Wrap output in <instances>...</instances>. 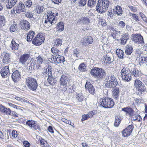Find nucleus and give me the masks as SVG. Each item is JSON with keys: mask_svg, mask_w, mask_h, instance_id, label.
I'll return each mask as SVG.
<instances>
[{"mask_svg": "<svg viewBox=\"0 0 147 147\" xmlns=\"http://www.w3.org/2000/svg\"><path fill=\"white\" fill-rule=\"evenodd\" d=\"M109 0H98L96 7V10L100 13L105 12L109 6Z\"/></svg>", "mask_w": 147, "mask_h": 147, "instance_id": "nucleus-1", "label": "nucleus"}, {"mask_svg": "<svg viewBox=\"0 0 147 147\" xmlns=\"http://www.w3.org/2000/svg\"><path fill=\"white\" fill-rule=\"evenodd\" d=\"M90 74L92 76L97 79L102 78L106 75V73L103 69L96 67L91 69Z\"/></svg>", "mask_w": 147, "mask_h": 147, "instance_id": "nucleus-2", "label": "nucleus"}, {"mask_svg": "<svg viewBox=\"0 0 147 147\" xmlns=\"http://www.w3.org/2000/svg\"><path fill=\"white\" fill-rule=\"evenodd\" d=\"M71 80L70 76L67 74H63L59 80L60 87L62 90L66 91L67 88V84Z\"/></svg>", "mask_w": 147, "mask_h": 147, "instance_id": "nucleus-3", "label": "nucleus"}, {"mask_svg": "<svg viewBox=\"0 0 147 147\" xmlns=\"http://www.w3.org/2000/svg\"><path fill=\"white\" fill-rule=\"evenodd\" d=\"M105 86L109 88H114L118 84L117 79L113 75L108 76L106 79Z\"/></svg>", "mask_w": 147, "mask_h": 147, "instance_id": "nucleus-4", "label": "nucleus"}, {"mask_svg": "<svg viewBox=\"0 0 147 147\" xmlns=\"http://www.w3.org/2000/svg\"><path fill=\"white\" fill-rule=\"evenodd\" d=\"M134 86L135 87L136 91L135 94L139 95V96H142V93L146 92V88L140 80H135Z\"/></svg>", "mask_w": 147, "mask_h": 147, "instance_id": "nucleus-5", "label": "nucleus"}, {"mask_svg": "<svg viewBox=\"0 0 147 147\" xmlns=\"http://www.w3.org/2000/svg\"><path fill=\"white\" fill-rule=\"evenodd\" d=\"M26 84L28 88L32 91H35L38 86L36 80L34 78L28 77L26 80Z\"/></svg>", "mask_w": 147, "mask_h": 147, "instance_id": "nucleus-6", "label": "nucleus"}, {"mask_svg": "<svg viewBox=\"0 0 147 147\" xmlns=\"http://www.w3.org/2000/svg\"><path fill=\"white\" fill-rule=\"evenodd\" d=\"M26 9L25 8V5L22 2H20L14 7L11 10V13L17 15L20 14L21 12L26 13Z\"/></svg>", "mask_w": 147, "mask_h": 147, "instance_id": "nucleus-7", "label": "nucleus"}, {"mask_svg": "<svg viewBox=\"0 0 147 147\" xmlns=\"http://www.w3.org/2000/svg\"><path fill=\"white\" fill-rule=\"evenodd\" d=\"M121 74L123 80L129 82L131 79V72L127 67H123L121 71Z\"/></svg>", "mask_w": 147, "mask_h": 147, "instance_id": "nucleus-8", "label": "nucleus"}, {"mask_svg": "<svg viewBox=\"0 0 147 147\" xmlns=\"http://www.w3.org/2000/svg\"><path fill=\"white\" fill-rule=\"evenodd\" d=\"M131 38L134 43L143 45L144 42L143 36L140 34H134L131 35Z\"/></svg>", "mask_w": 147, "mask_h": 147, "instance_id": "nucleus-9", "label": "nucleus"}, {"mask_svg": "<svg viewBox=\"0 0 147 147\" xmlns=\"http://www.w3.org/2000/svg\"><path fill=\"white\" fill-rule=\"evenodd\" d=\"M51 57V58L49 59H51L52 63H53L55 64L62 63L65 61V58L63 56L59 55L57 56L52 55Z\"/></svg>", "mask_w": 147, "mask_h": 147, "instance_id": "nucleus-10", "label": "nucleus"}, {"mask_svg": "<svg viewBox=\"0 0 147 147\" xmlns=\"http://www.w3.org/2000/svg\"><path fill=\"white\" fill-rule=\"evenodd\" d=\"M45 40L44 37L42 35L37 34L33 40L32 43L36 46H39Z\"/></svg>", "mask_w": 147, "mask_h": 147, "instance_id": "nucleus-11", "label": "nucleus"}, {"mask_svg": "<svg viewBox=\"0 0 147 147\" xmlns=\"http://www.w3.org/2000/svg\"><path fill=\"white\" fill-rule=\"evenodd\" d=\"M93 42V39L92 37L90 36H87L81 40V43L82 45L86 47L92 43Z\"/></svg>", "mask_w": 147, "mask_h": 147, "instance_id": "nucleus-12", "label": "nucleus"}, {"mask_svg": "<svg viewBox=\"0 0 147 147\" xmlns=\"http://www.w3.org/2000/svg\"><path fill=\"white\" fill-rule=\"evenodd\" d=\"M134 127V126L133 125L128 126L123 131V136L124 137H127L130 135Z\"/></svg>", "mask_w": 147, "mask_h": 147, "instance_id": "nucleus-13", "label": "nucleus"}, {"mask_svg": "<svg viewBox=\"0 0 147 147\" xmlns=\"http://www.w3.org/2000/svg\"><path fill=\"white\" fill-rule=\"evenodd\" d=\"M30 57V55L28 54H24L20 56L19 59V63L22 64L23 65L26 64L27 61L28 60Z\"/></svg>", "mask_w": 147, "mask_h": 147, "instance_id": "nucleus-14", "label": "nucleus"}, {"mask_svg": "<svg viewBox=\"0 0 147 147\" xmlns=\"http://www.w3.org/2000/svg\"><path fill=\"white\" fill-rule=\"evenodd\" d=\"M20 78V73L18 70H16L12 73L11 78L13 81L15 83L18 82Z\"/></svg>", "mask_w": 147, "mask_h": 147, "instance_id": "nucleus-15", "label": "nucleus"}, {"mask_svg": "<svg viewBox=\"0 0 147 147\" xmlns=\"http://www.w3.org/2000/svg\"><path fill=\"white\" fill-rule=\"evenodd\" d=\"M85 87L86 89H87L90 93L93 95H94L95 94V88L90 82L87 81L86 82Z\"/></svg>", "mask_w": 147, "mask_h": 147, "instance_id": "nucleus-16", "label": "nucleus"}, {"mask_svg": "<svg viewBox=\"0 0 147 147\" xmlns=\"http://www.w3.org/2000/svg\"><path fill=\"white\" fill-rule=\"evenodd\" d=\"M21 28L24 30H28L29 29L30 26V23L28 21L25 20L21 19L20 22Z\"/></svg>", "mask_w": 147, "mask_h": 147, "instance_id": "nucleus-17", "label": "nucleus"}, {"mask_svg": "<svg viewBox=\"0 0 147 147\" xmlns=\"http://www.w3.org/2000/svg\"><path fill=\"white\" fill-rule=\"evenodd\" d=\"M0 73L2 77L5 78L9 76L10 73H9V70L8 66H6L1 69Z\"/></svg>", "mask_w": 147, "mask_h": 147, "instance_id": "nucleus-18", "label": "nucleus"}, {"mask_svg": "<svg viewBox=\"0 0 147 147\" xmlns=\"http://www.w3.org/2000/svg\"><path fill=\"white\" fill-rule=\"evenodd\" d=\"M108 97L101 98L99 101V104L100 106L105 108H107L108 106Z\"/></svg>", "mask_w": 147, "mask_h": 147, "instance_id": "nucleus-19", "label": "nucleus"}, {"mask_svg": "<svg viewBox=\"0 0 147 147\" xmlns=\"http://www.w3.org/2000/svg\"><path fill=\"white\" fill-rule=\"evenodd\" d=\"M129 38V36L128 33H126L123 34L122 36V38L120 39V43L121 45H125Z\"/></svg>", "mask_w": 147, "mask_h": 147, "instance_id": "nucleus-20", "label": "nucleus"}, {"mask_svg": "<svg viewBox=\"0 0 147 147\" xmlns=\"http://www.w3.org/2000/svg\"><path fill=\"white\" fill-rule=\"evenodd\" d=\"M123 117L120 115H116L115 116V120L114 125L115 127H117L120 123L121 121L123 119Z\"/></svg>", "mask_w": 147, "mask_h": 147, "instance_id": "nucleus-21", "label": "nucleus"}, {"mask_svg": "<svg viewBox=\"0 0 147 147\" xmlns=\"http://www.w3.org/2000/svg\"><path fill=\"white\" fill-rule=\"evenodd\" d=\"M0 111L4 114L7 115H9L11 112L9 108L6 107L1 104H0Z\"/></svg>", "mask_w": 147, "mask_h": 147, "instance_id": "nucleus-22", "label": "nucleus"}, {"mask_svg": "<svg viewBox=\"0 0 147 147\" xmlns=\"http://www.w3.org/2000/svg\"><path fill=\"white\" fill-rule=\"evenodd\" d=\"M119 88L116 86L113 91V98L116 100H118L119 98Z\"/></svg>", "mask_w": 147, "mask_h": 147, "instance_id": "nucleus-23", "label": "nucleus"}, {"mask_svg": "<svg viewBox=\"0 0 147 147\" xmlns=\"http://www.w3.org/2000/svg\"><path fill=\"white\" fill-rule=\"evenodd\" d=\"M113 11L114 13L117 14L118 16H120L122 13L123 10L121 7L120 6H117L115 9H114Z\"/></svg>", "mask_w": 147, "mask_h": 147, "instance_id": "nucleus-24", "label": "nucleus"}, {"mask_svg": "<svg viewBox=\"0 0 147 147\" xmlns=\"http://www.w3.org/2000/svg\"><path fill=\"white\" fill-rule=\"evenodd\" d=\"M122 111L125 112L126 113V114L129 115L130 116L133 115L134 111L131 108L127 107L124 108L122 109Z\"/></svg>", "mask_w": 147, "mask_h": 147, "instance_id": "nucleus-25", "label": "nucleus"}, {"mask_svg": "<svg viewBox=\"0 0 147 147\" xmlns=\"http://www.w3.org/2000/svg\"><path fill=\"white\" fill-rule=\"evenodd\" d=\"M125 53L127 55H130L132 52L133 48L132 46L127 45L125 48Z\"/></svg>", "mask_w": 147, "mask_h": 147, "instance_id": "nucleus-26", "label": "nucleus"}, {"mask_svg": "<svg viewBox=\"0 0 147 147\" xmlns=\"http://www.w3.org/2000/svg\"><path fill=\"white\" fill-rule=\"evenodd\" d=\"M18 0H8V3L6 5L8 9L11 8L16 4Z\"/></svg>", "mask_w": 147, "mask_h": 147, "instance_id": "nucleus-27", "label": "nucleus"}, {"mask_svg": "<svg viewBox=\"0 0 147 147\" xmlns=\"http://www.w3.org/2000/svg\"><path fill=\"white\" fill-rule=\"evenodd\" d=\"M18 0H8V3L6 5L8 9L11 8L16 4Z\"/></svg>", "mask_w": 147, "mask_h": 147, "instance_id": "nucleus-28", "label": "nucleus"}, {"mask_svg": "<svg viewBox=\"0 0 147 147\" xmlns=\"http://www.w3.org/2000/svg\"><path fill=\"white\" fill-rule=\"evenodd\" d=\"M35 34V32L32 31H29L27 36V41L30 42L32 40Z\"/></svg>", "mask_w": 147, "mask_h": 147, "instance_id": "nucleus-29", "label": "nucleus"}, {"mask_svg": "<svg viewBox=\"0 0 147 147\" xmlns=\"http://www.w3.org/2000/svg\"><path fill=\"white\" fill-rule=\"evenodd\" d=\"M19 45V44L17 43L14 40H13L11 42L10 47L12 50H16L18 49Z\"/></svg>", "mask_w": 147, "mask_h": 147, "instance_id": "nucleus-30", "label": "nucleus"}, {"mask_svg": "<svg viewBox=\"0 0 147 147\" xmlns=\"http://www.w3.org/2000/svg\"><path fill=\"white\" fill-rule=\"evenodd\" d=\"M10 55L9 54L6 53L4 56L3 61V63L5 64L9 63L10 61Z\"/></svg>", "mask_w": 147, "mask_h": 147, "instance_id": "nucleus-31", "label": "nucleus"}, {"mask_svg": "<svg viewBox=\"0 0 147 147\" xmlns=\"http://www.w3.org/2000/svg\"><path fill=\"white\" fill-rule=\"evenodd\" d=\"M47 15V19L48 21H49L50 23L51 24H54L56 22V20H55V16L52 15Z\"/></svg>", "mask_w": 147, "mask_h": 147, "instance_id": "nucleus-32", "label": "nucleus"}, {"mask_svg": "<svg viewBox=\"0 0 147 147\" xmlns=\"http://www.w3.org/2000/svg\"><path fill=\"white\" fill-rule=\"evenodd\" d=\"M135 67V66H134V67L131 69V74H132L133 76L134 77H137L139 76L140 71L139 70L136 69Z\"/></svg>", "mask_w": 147, "mask_h": 147, "instance_id": "nucleus-33", "label": "nucleus"}, {"mask_svg": "<svg viewBox=\"0 0 147 147\" xmlns=\"http://www.w3.org/2000/svg\"><path fill=\"white\" fill-rule=\"evenodd\" d=\"M54 43L55 46H61L62 43V40L60 38H55L54 40Z\"/></svg>", "mask_w": 147, "mask_h": 147, "instance_id": "nucleus-34", "label": "nucleus"}, {"mask_svg": "<svg viewBox=\"0 0 147 147\" xmlns=\"http://www.w3.org/2000/svg\"><path fill=\"white\" fill-rule=\"evenodd\" d=\"M47 80L49 84L52 85H54L56 82L55 79L52 76L48 77Z\"/></svg>", "mask_w": 147, "mask_h": 147, "instance_id": "nucleus-35", "label": "nucleus"}, {"mask_svg": "<svg viewBox=\"0 0 147 147\" xmlns=\"http://www.w3.org/2000/svg\"><path fill=\"white\" fill-rule=\"evenodd\" d=\"M108 107L107 108H113L115 105V102L113 100L110 98L108 97Z\"/></svg>", "mask_w": 147, "mask_h": 147, "instance_id": "nucleus-36", "label": "nucleus"}, {"mask_svg": "<svg viewBox=\"0 0 147 147\" xmlns=\"http://www.w3.org/2000/svg\"><path fill=\"white\" fill-rule=\"evenodd\" d=\"M132 119L135 121H140L142 120L141 117L138 114L136 113L134 115H133Z\"/></svg>", "mask_w": 147, "mask_h": 147, "instance_id": "nucleus-37", "label": "nucleus"}, {"mask_svg": "<svg viewBox=\"0 0 147 147\" xmlns=\"http://www.w3.org/2000/svg\"><path fill=\"white\" fill-rule=\"evenodd\" d=\"M37 60V64L38 65V69H39V67H40V64H42L43 61V58L40 56H39L36 58Z\"/></svg>", "mask_w": 147, "mask_h": 147, "instance_id": "nucleus-38", "label": "nucleus"}, {"mask_svg": "<svg viewBox=\"0 0 147 147\" xmlns=\"http://www.w3.org/2000/svg\"><path fill=\"white\" fill-rule=\"evenodd\" d=\"M103 60L104 63L107 65L111 63V58L107 55L104 57Z\"/></svg>", "mask_w": 147, "mask_h": 147, "instance_id": "nucleus-39", "label": "nucleus"}, {"mask_svg": "<svg viewBox=\"0 0 147 147\" xmlns=\"http://www.w3.org/2000/svg\"><path fill=\"white\" fill-rule=\"evenodd\" d=\"M25 16L30 19H34V18L33 17V13L31 11H28L25 13Z\"/></svg>", "mask_w": 147, "mask_h": 147, "instance_id": "nucleus-40", "label": "nucleus"}, {"mask_svg": "<svg viewBox=\"0 0 147 147\" xmlns=\"http://www.w3.org/2000/svg\"><path fill=\"white\" fill-rule=\"evenodd\" d=\"M36 121L32 120H28L26 122V125L28 126L31 128L32 129L33 126L35 124Z\"/></svg>", "mask_w": 147, "mask_h": 147, "instance_id": "nucleus-41", "label": "nucleus"}, {"mask_svg": "<svg viewBox=\"0 0 147 147\" xmlns=\"http://www.w3.org/2000/svg\"><path fill=\"white\" fill-rule=\"evenodd\" d=\"M78 69L80 71H86L85 64L84 63L80 64L78 67Z\"/></svg>", "mask_w": 147, "mask_h": 147, "instance_id": "nucleus-42", "label": "nucleus"}, {"mask_svg": "<svg viewBox=\"0 0 147 147\" xmlns=\"http://www.w3.org/2000/svg\"><path fill=\"white\" fill-rule=\"evenodd\" d=\"M96 3V0H89L87 3L88 7L92 8L95 5Z\"/></svg>", "mask_w": 147, "mask_h": 147, "instance_id": "nucleus-43", "label": "nucleus"}, {"mask_svg": "<svg viewBox=\"0 0 147 147\" xmlns=\"http://www.w3.org/2000/svg\"><path fill=\"white\" fill-rule=\"evenodd\" d=\"M51 52L53 53L54 55L53 56H57L59 54L60 51L56 48L55 47H53L51 49Z\"/></svg>", "mask_w": 147, "mask_h": 147, "instance_id": "nucleus-44", "label": "nucleus"}, {"mask_svg": "<svg viewBox=\"0 0 147 147\" xmlns=\"http://www.w3.org/2000/svg\"><path fill=\"white\" fill-rule=\"evenodd\" d=\"M76 98L79 102H82L84 100V98L82 93H80L76 95Z\"/></svg>", "mask_w": 147, "mask_h": 147, "instance_id": "nucleus-45", "label": "nucleus"}, {"mask_svg": "<svg viewBox=\"0 0 147 147\" xmlns=\"http://www.w3.org/2000/svg\"><path fill=\"white\" fill-rule=\"evenodd\" d=\"M6 21L5 18L3 16H0V26H4L6 23Z\"/></svg>", "mask_w": 147, "mask_h": 147, "instance_id": "nucleus-46", "label": "nucleus"}, {"mask_svg": "<svg viewBox=\"0 0 147 147\" xmlns=\"http://www.w3.org/2000/svg\"><path fill=\"white\" fill-rule=\"evenodd\" d=\"M58 30L61 31H63L64 29V24L63 22H60L57 24Z\"/></svg>", "mask_w": 147, "mask_h": 147, "instance_id": "nucleus-47", "label": "nucleus"}, {"mask_svg": "<svg viewBox=\"0 0 147 147\" xmlns=\"http://www.w3.org/2000/svg\"><path fill=\"white\" fill-rule=\"evenodd\" d=\"M80 22L83 21V23L84 24H89L90 22V20L89 18L87 17H83L80 19Z\"/></svg>", "mask_w": 147, "mask_h": 147, "instance_id": "nucleus-48", "label": "nucleus"}, {"mask_svg": "<svg viewBox=\"0 0 147 147\" xmlns=\"http://www.w3.org/2000/svg\"><path fill=\"white\" fill-rule=\"evenodd\" d=\"M24 4L28 8L31 7L32 5V3L31 0H26L24 2Z\"/></svg>", "mask_w": 147, "mask_h": 147, "instance_id": "nucleus-49", "label": "nucleus"}, {"mask_svg": "<svg viewBox=\"0 0 147 147\" xmlns=\"http://www.w3.org/2000/svg\"><path fill=\"white\" fill-rule=\"evenodd\" d=\"M130 14V16H131L133 18L134 20L136 22H138L140 21V19L139 18L138 16L136 14L133 13H129V15Z\"/></svg>", "mask_w": 147, "mask_h": 147, "instance_id": "nucleus-50", "label": "nucleus"}, {"mask_svg": "<svg viewBox=\"0 0 147 147\" xmlns=\"http://www.w3.org/2000/svg\"><path fill=\"white\" fill-rule=\"evenodd\" d=\"M117 55L118 57L120 59H122L123 57L124 52L121 50H119L118 52H117Z\"/></svg>", "mask_w": 147, "mask_h": 147, "instance_id": "nucleus-51", "label": "nucleus"}, {"mask_svg": "<svg viewBox=\"0 0 147 147\" xmlns=\"http://www.w3.org/2000/svg\"><path fill=\"white\" fill-rule=\"evenodd\" d=\"M35 65L36 67L37 68H38V66L37 64H36V62L35 61H32V62L31 63L30 67V66H29V69H30L31 70L32 69H34V68L35 67Z\"/></svg>", "mask_w": 147, "mask_h": 147, "instance_id": "nucleus-52", "label": "nucleus"}, {"mask_svg": "<svg viewBox=\"0 0 147 147\" xmlns=\"http://www.w3.org/2000/svg\"><path fill=\"white\" fill-rule=\"evenodd\" d=\"M86 0H79L78 3L79 6L83 7L86 5Z\"/></svg>", "mask_w": 147, "mask_h": 147, "instance_id": "nucleus-53", "label": "nucleus"}, {"mask_svg": "<svg viewBox=\"0 0 147 147\" xmlns=\"http://www.w3.org/2000/svg\"><path fill=\"white\" fill-rule=\"evenodd\" d=\"M68 91L69 93H72L74 91V89H75V85H69L68 86Z\"/></svg>", "mask_w": 147, "mask_h": 147, "instance_id": "nucleus-54", "label": "nucleus"}, {"mask_svg": "<svg viewBox=\"0 0 147 147\" xmlns=\"http://www.w3.org/2000/svg\"><path fill=\"white\" fill-rule=\"evenodd\" d=\"M43 7L37 6L36 9L35 11L37 12L38 13L40 14L43 11Z\"/></svg>", "mask_w": 147, "mask_h": 147, "instance_id": "nucleus-55", "label": "nucleus"}, {"mask_svg": "<svg viewBox=\"0 0 147 147\" xmlns=\"http://www.w3.org/2000/svg\"><path fill=\"white\" fill-rule=\"evenodd\" d=\"M39 138L38 140L40 141V144L44 146H45V142L47 143V141L45 140L42 137L40 136H38Z\"/></svg>", "mask_w": 147, "mask_h": 147, "instance_id": "nucleus-56", "label": "nucleus"}, {"mask_svg": "<svg viewBox=\"0 0 147 147\" xmlns=\"http://www.w3.org/2000/svg\"><path fill=\"white\" fill-rule=\"evenodd\" d=\"M16 24H14L12 25L10 28V30L11 32H14L16 30Z\"/></svg>", "mask_w": 147, "mask_h": 147, "instance_id": "nucleus-57", "label": "nucleus"}, {"mask_svg": "<svg viewBox=\"0 0 147 147\" xmlns=\"http://www.w3.org/2000/svg\"><path fill=\"white\" fill-rule=\"evenodd\" d=\"M90 117V116L88 114H84L82 115L81 120L82 121H83L85 120H87Z\"/></svg>", "mask_w": 147, "mask_h": 147, "instance_id": "nucleus-58", "label": "nucleus"}, {"mask_svg": "<svg viewBox=\"0 0 147 147\" xmlns=\"http://www.w3.org/2000/svg\"><path fill=\"white\" fill-rule=\"evenodd\" d=\"M33 128L35 130L38 129L40 130V127L39 124L36 123V121L35 124L33 126Z\"/></svg>", "mask_w": 147, "mask_h": 147, "instance_id": "nucleus-59", "label": "nucleus"}, {"mask_svg": "<svg viewBox=\"0 0 147 147\" xmlns=\"http://www.w3.org/2000/svg\"><path fill=\"white\" fill-rule=\"evenodd\" d=\"M115 14L114 13V12L112 9H110L108 11V15L111 18H112L113 16H114V14Z\"/></svg>", "mask_w": 147, "mask_h": 147, "instance_id": "nucleus-60", "label": "nucleus"}, {"mask_svg": "<svg viewBox=\"0 0 147 147\" xmlns=\"http://www.w3.org/2000/svg\"><path fill=\"white\" fill-rule=\"evenodd\" d=\"M79 53V51L77 49V48L74 49L73 51V55L74 56H76L78 57V54Z\"/></svg>", "mask_w": 147, "mask_h": 147, "instance_id": "nucleus-61", "label": "nucleus"}, {"mask_svg": "<svg viewBox=\"0 0 147 147\" xmlns=\"http://www.w3.org/2000/svg\"><path fill=\"white\" fill-rule=\"evenodd\" d=\"M12 136L13 138L17 137L18 135V134L17 133V131L16 130H13L12 132Z\"/></svg>", "mask_w": 147, "mask_h": 147, "instance_id": "nucleus-62", "label": "nucleus"}, {"mask_svg": "<svg viewBox=\"0 0 147 147\" xmlns=\"http://www.w3.org/2000/svg\"><path fill=\"white\" fill-rule=\"evenodd\" d=\"M118 25L122 29H123L125 25V23L123 21L119 22Z\"/></svg>", "mask_w": 147, "mask_h": 147, "instance_id": "nucleus-63", "label": "nucleus"}, {"mask_svg": "<svg viewBox=\"0 0 147 147\" xmlns=\"http://www.w3.org/2000/svg\"><path fill=\"white\" fill-rule=\"evenodd\" d=\"M23 144L24 146L25 147H29L30 145V143L26 141H24Z\"/></svg>", "mask_w": 147, "mask_h": 147, "instance_id": "nucleus-64", "label": "nucleus"}]
</instances>
